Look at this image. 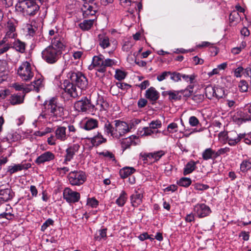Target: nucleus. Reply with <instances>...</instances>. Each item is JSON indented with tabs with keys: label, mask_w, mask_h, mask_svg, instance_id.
Returning <instances> with one entry per match:
<instances>
[{
	"label": "nucleus",
	"mask_w": 251,
	"mask_h": 251,
	"mask_svg": "<svg viewBox=\"0 0 251 251\" xmlns=\"http://www.w3.org/2000/svg\"><path fill=\"white\" fill-rule=\"evenodd\" d=\"M69 80L66 79L63 82L64 89L71 97L76 98L78 96L76 86L82 90L87 88L88 84L87 78L80 72L71 71L67 74Z\"/></svg>",
	"instance_id": "f257e3e1"
},
{
	"label": "nucleus",
	"mask_w": 251,
	"mask_h": 251,
	"mask_svg": "<svg viewBox=\"0 0 251 251\" xmlns=\"http://www.w3.org/2000/svg\"><path fill=\"white\" fill-rule=\"evenodd\" d=\"M15 7L24 16L35 15L39 9V6L32 0H19Z\"/></svg>",
	"instance_id": "f03ea898"
},
{
	"label": "nucleus",
	"mask_w": 251,
	"mask_h": 251,
	"mask_svg": "<svg viewBox=\"0 0 251 251\" xmlns=\"http://www.w3.org/2000/svg\"><path fill=\"white\" fill-rule=\"evenodd\" d=\"M62 52L52 46H48L42 52L43 59L49 64H54L61 57Z\"/></svg>",
	"instance_id": "7ed1b4c3"
},
{
	"label": "nucleus",
	"mask_w": 251,
	"mask_h": 251,
	"mask_svg": "<svg viewBox=\"0 0 251 251\" xmlns=\"http://www.w3.org/2000/svg\"><path fill=\"white\" fill-rule=\"evenodd\" d=\"M74 107L78 112H93L95 108V105L92 103L91 99L86 97L76 101Z\"/></svg>",
	"instance_id": "20e7f679"
},
{
	"label": "nucleus",
	"mask_w": 251,
	"mask_h": 251,
	"mask_svg": "<svg viewBox=\"0 0 251 251\" xmlns=\"http://www.w3.org/2000/svg\"><path fill=\"white\" fill-rule=\"evenodd\" d=\"M68 178L72 185H80L86 181V176L82 171H75L70 173Z\"/></svg>",
	"instance_id": "39448f33"
},
{
	"label": "nucleus",
	"mask_w": 251,
	"mask_h": 251,
	"mask_svg": "<svg viewBox=\"0 0 251 251\" xmlns=\"http://www.w3.org/2000/svg\"><path fill=\"white\" fill-rule=\"evenodd\" d=\"M18 74L23 80H30L33 76L31 72L30 64L27 61L24 62L18 68Z\"/></svg>",
	"instance_id": "423d86ee"
},
{
	"label": "nucleus",
	"mask_w": 251,
	"mask_h": 251,
	"mask_svg": "<svg viewBox=\"0 0 251 251\" xmlns=\"http://www.w3.org/2000/svg\"><path fill=\"white\" fill-rule=\"evenodd\" d=\"M63 198L69 203L78 202L80 199V194L74 191L69 188H65L63 191Z\"/></svg>",
	"instance_id": "0eeeda50"
},
{
	"label": "nucleus",
	"mask_w": 251,
	"mask_h": 251,
	"mask_svg": "<svg viewBox=\"0 0 251 251\" xmlns=\"http://www.w3.org/2000/svg\"><path fill=\"white\" fill-rule=\"evenodd\" d=\"M56 99L52 98L49 101H45L43 104V109L40 116L44 118H47L51 115V112L55 104Z\"/></svg>",
	"instance_id": "6e6552de"
},
{
	"label": "nucleus",
	"mask_w": 251,
	"mask_h": 251,
	"mask_svg": "<svg viewBox=\"0 0 251 251\" xmlns=\"http://www.w3.org/2000/svg\"><path fill=\"white\" fill-rule=\"evenodd\" d=\"M49 46H52L56 50H59L62 53L63 51L66 48L64 40L59 34L55 35V36L51 39V45Z\"/></svg>",
	"instance_id": "1a4fd4ad"
},
{
	"label": "nucleus",
	"mask_w": 251,
	"mask_h": 251,
	"mask_svg": "<svg viewBox=\"0 0 251 251\" xmlns=\"http://www.w3.org/2000/svg\"><path fill=\"white\" fill-rule=\"evenodd\" d=\"M194 210L199 218L206 217L211 213L209 207L204 203L197 204L195 206Z\"/></svg>",
	"instance_id": "9d476101"
},
{
	"label": "nucleus",
	"mask_w": 251,
	"mask_h": 251,
	"mask_svg": "<svg viewBox=\"0 0 251 251\" xmlns=\"http://www.w3.org/2000/svg\"><path fill=\"white\" fill-rule=\"evenodd\" d=\"M14 196V193L11 188H3L2 186L0 187V200L2 202H6L11 200Z\"/></svg>",
	"instance_id": "9b49d317"
},
{
	"label": "nucleus",
	"mask_w": 251,
	"mask_h": 251,
	"mask_svg": "<svg viewBox=\"0 0 251 251\" xmlns=\"http://www.w3.org/2000/svg\"><path fill=\"white\" fill-rule=\"evenodd\" d=\"M54 158V154L51 152L48 151L39 156L35 160V163L39 165L44 164L46 162H49L53 160Z\"/></svg>",
	"instance_id": "f8f14e48"
},
{
	"label": "nucleus",
	"mask_w": 251,
	"mask_h": 251,
	"mask_svg": "<svg viewBox=\"0 0 251 251\" xmlns=\"http://www.w3.org/2000/svg\"><path fill=\"white\" fill-rule=\"evenodd\" d=\"M244 137V135L241 134H238L235 131H231L227 134L226 140L228 141V143L229 145L235 146L236 144L239 143Z\"/></svg>",
	"instance_id": "ddd939ff"
},
{
	"label": "nucleus",
	"mask_w": 251,
	"mask_h": 251,
	"mask_svg": "<svg viewBox=\"0 0 251 251\" xmlns=\"http://www.w3.org/2000/svg\"><path fill=\"white\" fill-rule=\"evenodd\" d=\"M79 148V146L78 144H74L67 149L64 163L67 164V162L70 161L74 157L75 153L78 151Z\"/></svg>",
	"instance_id": "4468645a"
},
{
	"label": "nucleus",
	"mask_w": 251,
	"mask_h": 251,
	"mask_svg": "<svg viewBox=\"0 0 251 251\" xmlns=\"http://www.w3.org/2000/svg\"><path fill=\"white\" fill-rule=\"evenodd\" d=\"M114 122L115 123V130L119 131L120 135H122V133L125 134L129 131V129L126 123L120 120H116Z\"/></svg>",
	"instance_id": "2eb2a0df"
},
{
	"label": "nucleus",
	"mask_w": 251,
	"mask_h": 251,
	"mask_svg": "<svg viewBox=\"0 0 251 251\" xmlns=\"http://www.w3.org/2000/svg\"><path fill=\"white\" fill-rule=\"evenodd\" d=\"M146 98L153 101H156L159 97V93L153 87H151L146 92Z\"/></svg>",
	"instance_id": "dca6fc26"
},
{
	"label": "nucleus",
	"mask_w": 251,
	"mask_h": 251,
	"mask_svg": "<svg viewBox=\"0 0 251 251\" xmlns=\"http://www.w3.org/2000/svg\"><path fill=\"white\" fill-rule=\"evenodd\" d=\"M87 138L90 140L91 144L94 146L98 147L106 142V139L103 138L101 133L99 132L94 137Z\"/></svg>",
	"instance_id": "f3484780"
},
{
	"label": "nucleus",
	"mask_w": 251,
	"mask_h": 251,
	"mask_svg": "<svg viewBox=\"0 0 251 251\" xmlns=\"http://www.w3.org/2000/svg\"><path fill=\"white\" fill-rule=\"evenodd\" d=\"M53 108L50 117L57 119L61 118L64 115V108L59 105L56 100Z\"/></svg>",
	"instance_id": "a211bd4d"
},
{
	"label": "nucleus",
	"mask_w": 251,
	"mask_h": 251,
	"mask_svg": "<svg viewBox=\"0 0 251 251\" xmlns=\"http://www.w3.org/2000/svg\"><path fill=\"white\" fill-rule=\"evenodd\" d=\"M143 194L136 191L135 193L130 196V200L132 205L137 207L142 202Z\"/></svg>",
	"instance_id": "6ab92c4d"
},
{
	"label": "nucleus",
	"mask_w": 251,
	"mask_h": 251,
	"mask_svg": "<svg viewBox=\"0 0 251 251\" xmlns=\"http://www.w3.org/2000/svg\"><path fill=\"white\" fill-rule=\"evenodd\" d=\"M103 59H104V57L101 54L99 56H94L93 58L92 64L89 66V69L92 70L93 68L96 67L101 68L102 67Z\"/></svg>",
	"instance_id": "aec40b11"
},
{
	"label": "nucleus",
	"mask_w": 251,
	"mask_h": 251,
	"mask_svg": "<svg viewBox=\"0 0 251 251\" xmlns=\"http://www.w3.org/2000/svg\"><path fill=\"white\" fill-rule=\"evenodd\" d=\"M165 154V152L163 151H159L152 153H144L143 157L144 158V160L147 159V158H154L155 160H158L163 155Z\"/></svg>",
	"instance_id": "412c9836"
},
{
	"label": "nucleus",
	"mask_w": 251,
	"mask_h": 251,
	"mask_svg": "<svg viewBox=\"0 0 251 251\" xmlns=\"http://www.w3.org/2000/svg\"><path fill=\"white\" fill-rule=\"evenodd\" d=\"M66 128L64 126H59L55 131V136L58 139L61 141H65L67 139L66 134Z\"/></svg>",
	"instance_id": "4be33fe9"
},
{
	"label": "nucleus",
	"mask_w": 251,
	"mask_h": 251,
	"mask_svg": "<svg viewBox=\"0 0 251 251\" xmlns=\"http://www.w3.org/2000/svg\"><path fill=\"white\" fill-rule=\"evenodd\" d=\"M202 158L204 160H207L210 159H215L217 158L216 156V151L211 148L205 149L202 152Z\"/></svg>",
	"instance_id": "5701e85b"
},
{
	"label": "nucleus",
	"mask_w": 251,
	"mask_h": 251,
	"mask_svg": "<svg viewBox=\"0 0 251 251\" xmlns=\"http://www.w3.org/2000/svg\"><path fill=\"white\" fill-rule=\"evenodd\" d=\"M24 95L23 94H17L12 95L10 97V101L12 105L21 104L23 102Z\"/></svg>",
	"instance_id": "b1692460"
},
{
	"label": "nucleus",
	"mask_w": 251,
	"mask_h": 251,
	"mask_svg": "<svg viewBox=\"0 0 251 251\" xmlns=\"http://www.w3.org/2000/svg\"><path fill=\"white\" fill-rule=\"evenodd\" d=\"M135 172V169L133 167H124L121 169L119 173L121 177L125 178Z\"/></svg>",
	"instance_id": "393cba45"
},
{
	"label": "nucleus",
	"mask_w": 251,
	"mask_h": 251,
	"mask_svg": "<svg viewBox=\"0 0 251 251\" xmlns=\"http://www.w3.org/2000/svg\"><path fill=\"white\" fill-rule=\"evenodd\" d=\"M98 41L99 45L103 49H105L110 46L109 39L107 36L104 35H99Z\"/></svg>",
	"instance_id": "a878e982"
},
{
	"label": "nucleus",
	"mask_w": 251,
	"mask_h": 251,
	"mask_svg": "<svg viewBox=\"0 0 251 251\" xmlns=\"http://www.w3.org/2000/svg\"><path fill=\"white\" fill-rule=\"evenodd\" d=\"M114 65H115V62L113 60L109 58L103 59L102 67L101 68L98 69L97 71L101 73H104L106 72V67H112Z\"/></svg>",
	"instance_id": "bb28decb"
},
{
	"label": "nucleus",
	"mask_w": 251,
	"mask_h": 251,
	"mask_svg": "<svg viewBox=\"0 0 251 251\" xmlns=\"http://www.w3.org/2000/svg\"><path fill=\"white\" fill-rule=\"evenodd\" d=\"M98 126V122L97 120L90 119L88 120L84 126V129L87 130H90L97 127Z\"/></svg>",
	"instance_id": "cd10ccee"
},
{
	"label": "nucleus",
	"mask_w": 251,
	"mask_h": 251,
	"mask_svg": "<svg viewBox=\"0 0 251 251\" xmlns=\"http://www.w3.org/2000/svg\"><path fill=\"white\" fill-rule=\"evenodd\" d=\"M13 48L15 49L17 51L21 53H24L25 51V44L19 39L15 40L13 43Z\"/></svg>",
	"instance_id": "c85d7f7f"
},
{
	"label": "nucleus",
	"mask_w": 251,
	"mask_h": 251,
	"mask_svg": "<svg viewBox=\"0 0 251 251\" xmlns=\"http://www.w3.org/2000/svg\"><path fill=\"white\" fill-rule=\"evenodd\" d=\"M196 163L194 161H190L185 165L183 174L184 176L187 175L192 173L196 169Z\"/></svg>",
	"instance_id": "c756f323"
},
{
	"label": "nucleus",
	"mask_w": 251,
	"mask_h": 251,
	"mask_svg": "<svg viewBox=\"0 0 251 251\" xmlns=\"http://www.w3.org/2000/svg\"><path fill=\"white\" fill-rule=\"evenodd\" d=\"M42 80L39 78L36 80H34L31 82L29 85V88H28L29 91H35V92H38L40 88L42 86Z\"/></svg>",
	"instance_id": "7c9ffc66"
},
{
	"label": "nucleus",
	"mask_w": 251,
	"mask_h": 251,
	"mask_svg": "<svg viewBox=\"0 0 251 251\" xmlns=\"http://www.w3.org/2000/svg\"><path fill=\"white\" fill-rule=\"evenodd\" d=\"M94 19L85 20L79 24V27L83 30H88L93 25Z\"/></svg>",
	"instance_id": "2f4dec72"
},
{
	"label": "nucleus",
	"mask_w": 251,
	"mask_h": 251,
	"mask_svg": "<svg viewBox=\"0 0 251 251\" xmlns=\"http://www.w3.org/2000/svg\"><path fill=\"white\" fill-rule=\"evenodd\" d=\"M215 87H212L211 85H208L205 88V94L206 97L208 99H212L215 94Z\"/></svg>",
	"instance_id": "473e14b6"
},
{
	"label": "nucleus",
	"mask_w": 251,
	"mask_h": 251,
	"mask_svg": "<svg viewBox=\"0 0 251 251\" xmlns=\"http://www.w3.org/2000/svg\"><path fill=\"white\" fill-rule=\"evenodd\" d=\"M192 183V180L190 178L183 177L177 181V184L180 186L188 187Z\"/></svg>",
	"instance_id": "72a5a7b5"
},
{
	"label": "nucleus",
	"mask_w": 251,
	"mask_h": 251,
	"mask_svg": "<svg viewBox=\"0 0 251 251\" xmlns=\"http://www.w3.org/2000/svg\"><path fill=\"white\" fill-rule=\"evenodd\" d=\"M126 193L125 191H122L120 197L116 200V203L119 206H123L126 201Z\"/></svg>",
	"instance_id": "f704fd0d"
},
{
	"label": "nucleus",
	"mask_w": 251,
	"mask_h": 251,
	"mask_svg": "<svg viewBox=\"0 0 251 251\" xmlns=\"http://www.w3.org/2000/svg\"><path fill=\"white\" fill-rule=\"evenodd\" d=\"M169 96V99L171 100H179L182 99L180 91H170Z\"/></svg>",
	"instance_id": "c9c22d12"
},
{
	"label": "nucleus",
	"mask_w": 251,
	"mask_h": 251,
	"mask_svg": "<svg viewBox=\"0 0 251 251\" xmlns=\"http://www.w3.org/2000/svg\"><path fill=\"white\" fill-rule=\"evenodd\" d=\"M24 169V165L22 164H16L14 166H9L7 172L10 174H14L19 171H21Z\"/></svg>",
	"instance_id": "e433bc0d"
},
{
	"label": "nucleus",
	"mask_w": 251,
	"mask_h": 251,
	"mask_svg": "<svg viewBox=\"0 0 251 251\" xmlns=\"http://www.w3.org/2000/svg\"><path fill=\"white\" fill-rule=\"evenodd\" d=\"M115 130L111 124L107 121L104 125V131L107 134H110L111 135H113L114 131Z\"/></svg>",
	"instance_id": "4c0bfd02"
},
{
	"label": "nucleus",
	"mask_w": 251,
	"mask_h": 251,
	"mask_svg": "<svg viewBox=\"0 0 251 251\" xmlns=\"http://www.w3.org/2000/svg\"><path fill=\"white\" fill-rule=\"evenodd\" d=\"M143 130L144 131V133L142 135V136H149L151 135V134L153 133H157L159 132H160L158 130H153V129L150 126L149 127H144L143 128Z\"/></svg>",
	"instance_id": "58836bf2"
},
{
	"label": "nucleus",
	"mask_w": 251,
	"mask_h": 251,
	"mask_svg": "<svg viewBox=\"0 0 251 251\" xmlns=\"http://www.w3.org/2000/svg\"><path fill=\"white\" fill-rule=\"evenodd\" d=\"M251 168V162L250 161L245 160L242 162L240 165V169L242 172H246Z\"/></svg>",
	"instance_id": "ea45409f"
},
{
	"label": "nucleus",
	"mask_w": 251,
	"mask_h": 251,
	"mask_svg": "<svg viewBox=\"0 0 251 251\" xmlns=\"http://www.w3.org/2000/svg\"><path fill=\"white\" fill-rule=\"evenodd\" d=\"M194 189L199 191H203L208 189L209 186L206 184L197 183L192 185Z\"/></svg>",
	"instance_id": "a19ab883"
},
{
	"label": "nucleus",
	"mask_w": 251,
	"mask_h": 251,
	"mask_svg": "<svg viewBox=\"0 0 251 251\" xmlns=\"http://www.w3.org/2000/svg\"><path fill=\"white\" fill-rule=\"evenodd\" d=\"M192 89V87H191L190 88L187 87L184 90H180V95L181 96H183V97L186 98L189 97L192 95L193 92V90H190Z\"/></svg>",
	"instance_id": "79ce46f5"
},
{
	"label": "nucleus",
	"mask_w": 251,
	"mask_h": 251,
	"mask_svg": "<svg viewBox=\"0 0 251 251\" xmlns=\"http://www.w3.org/2000/svg\"><path fill=\"white\" fill-rule=\"evenodd\" d=\"M225 95V90L223 88L216 87L215 89V94L214 97L217 99L223 98Z\"/></svg>",
	"instance_id": "37998d69"
},
{
	"label": "nucleus",
	"mask_w": 251,
	"mask_h": 251,
	"mask_svg": "<svg viewBox=\"0 0 251 251\" xmlns=\"http://www.w3.org/2000/svg\"><path fill=\"white\" fill-rule=\"evenodd\" d=\"M126 76V74L121 70H117L116 71L115 75V78L118 80H122L124 79Z\"/></svg>",
	"instance_id": "c03bdc74"
},
{
	"label": "nucleus",
	"mask_w": 251,
	"mask_h": 251,
	"mask_svg": "<svg viewBox=\"0 0 251 251\" xmlns=\"http://www.w3.org/2000/svg\"><path fill=\"white\" fill-rule=\"evenodd\" d=\"M239 18V15L238 13L236 11H233L232 12L229 16V20L230 23L237 21Z\"/></svg>",
	"instance_id": "a18cd8bd"
},
{
	"label": "nucleus",
	"mask_w": 251,
	"mask_h": 251,
	"mask_svg": "<svg viewBox=\"0 0 251 251\" xmlns=\"http://www.w3.org/2000/svg\"><path fill=\"white\" fill-rule=\"evenodd\" d=\"M7 68V63L6 60H0V75L5 72Z\"/></svg>",
	"instance_id": "49530a36"
},
{
	"label": "nucleus",
	"mask_w": 251,
	"mask_h": 251,
	"mask_svg": "<svg viewBox=\"0 0 251 251\" xmlns=\"http://www.w3.org/2000/svg\"><path fill=\"white\" fill-rule=\"evenodd\" d=\"M81 10L83 12V16L84 18L88 17L89 16H94L97 12V10H89L88 9H83L81 8Z\"/></svg>",
	"instance_id": "de8ad7c7"
},
{
	"label": "nucleus",
	"mask_w": 251,
	"mask_h": 251,
	"mask_svg": "<svg viewBox=\"0 0 251 251\" xmlns=\"http://www.w3.org/2000/svg\"><path fill=\"white\" fill-rule=\"evenodd\" d=\"M239 87L242 92H247L248 88V84L246 80H242L239 82Z\"/></svg>",
	"instance_id": "09e8293b"
},
{
	"label": "nucleus",
	"mask_w": 251,
	"mask_h": 251,
	"mask_svg": "<svg viewBox=\"0 0 251 251\" xmlns=\"http://www.w3.org/2000/svg\"><path fill=\"white\" fill-rule=\"evenodd\" d=\"M116 86L119 88L124 91H127L131 86L127 83L123 82H117Z\"/></svg>",
	"instance_id": "8fccbe9b"
},
{
	"label": "nucleus",
	"mask_w": 251,
	"mask_h": 251,
	"mask_svg": "<svg viewBox=\"0 0 251 251\" xmlns=\"http://www.w3.org/2000/svg\"><path fill=\"white\" fill-rule=\"evenodd\" d=\"M150 126L153 130L160 128L161 126V122L159 120L152 121L150 124Z\"/></svg>",
	"instance_id": "3c124183"
},
{
	"label": "nucleus",
	"mask_w": 251,
	"mask_h": 251,
	"mask_svg": "<svg viewBox=\"0 0 251 251\" xmlns=\"http://www.w3.org/2000/svg\"><path fill=\"white\" fill-rule=\"evenodd\" d=\"M87 204L92 207H96L98 205L99 201L94 198H89Z\"/></svg>",
	"instance_id": "603ef678"
},
{
	"label": "nucleus",
	"mask_w": 251,
	"mask_h": 251,
	"mask_svg": "<svg viewBox=\"0 0 251 251\" xmlns=\"http://www.w3.org/2000/svg\"><path fill=\"white\" fill-rule=\"evenodd\" d=\"M204 99V95L202 94H197L193 96L192 100L196 103H199L203 101Z\"/></svg>",
	"instance_id": "864d4df0"
},
{
	"label": "nucleus",
	"mask_w": 251,
	"mask_h": 251,
	"mask_svg": "<svg viewBox=\"0 0 251 251\" xmlns=\"http://www.w3.org/2000/svg\"><path fill=\"white\" fill-rule=\"evenodd\" d=\"M189 123L192 126H196L200 124L199 120L194 116L189 118Z\"/></svg>",
	"instance_id": "5fc2aeb1"
},
{
	"label": "nucleus",
	"mask_w": 251,
	"mask_h": 251,
	"mask_svg": "<svg viewBox=\"0 0 251 251\" xmlns=\"http://www.w3.org/2000/svg\"><path fill=\"white\" fill-rule=\"evenodd\" d=\"M171 75V79L175 81H178L180 80L181 77V75L177 72H171V74H170Z\"/></svg>",
	"instance_id": "6e6d98bb"
},
{
	"label": "nucleus",
	"mask_w": 251,
	"mask_h": 251,
	"mask_svg": "<svg viewBox=\"0 0 251 251\" xmlns=\"http://www.w3.org/2000/svg\"><path fill=\"white\" fill-rule=\"evenodd\" d=\"M171 74V72L165 71L163 72L161 75H158L157 76V79L159 81H161L164 80L168 76L170 75Z\"/></svg>",
	"instance_id": "4d7b16f0"
},
{
	"label": "nucleus",
	"mask_w": 251,
	"mask_h": 251,
	"mask_svg": "<svg viewBox=\"0 0 251 251\" xmlns=\"http://www.w3.org/2000/svg\"><path fill=\"white\" fill-rule=\"evenodd\" d=\"M54 221L52 219H48L42 226L41 230L45 231L49 226L52 225Z\"/></svg>",
	"instance_id": "13d9d810"
},
{
	"label": "nucleus",
	"mask_w": 251,
	"mask_h": 251,
	"mask_svg": "<svg viewBox=\"0 0 251 251\" xmlns=\"http://www.w3.org/2000/svg\"><path fill=\"white\" fill-rule=\"evenodd\" d=\"M16 133L15 134H8L6 136L7 141L9 142H14L16 140H18V137Z\"/></svg>",
	"instance_id": "bf43d9fd"
},
{
	"label": "nucleus",
	"mask_w": 251,
	"mask_h": 251,
	"mask_svg": "<svg viewBox=\"0 0 251 251\" xmlns=\"http://www.w3.org/2000/svg\"><path fill=\"white\" fill-rule=\"evenodd\" d=\"M244 135V137L242 139H244V142L246 144L248 145H251V132L248 134H242Z\"/></svg>",
	"instance_id": "052dcab7"
},
{
	"label": "nucleus",
	"mask_w": 251,
	"mask_h": 251,
	"mask_svg": "<svg viewBox=\"0 0 251 251\" xmlns=\"http://www.w3.org/2000/svg\"><path fill=\"white\" fill-rule=\"evenodd\" d=\"M229 148H228L220 149L217 151H216V157H217L218 156H220V155L224 154V153L229 152Z\"/></svg>",
	"instance_id": "680f3d73"
},
{
	"label": "nucleus",
	"mask_w": 251,
	"mask_h": 251,
	"mask_svg": "<svg viewBox=\"0 0 251 251\" xmlns=\"http://www.w3.org/2000/svg\"><path fill=\"white\" fill-rule=\"evenodd\" d=\"M244 68L242 67H239L236 69L234 71V75L236 77H240L241 76V73L243 72Z\"/></svg>",
	"instance_id": "e2e57ef3"
},
{
	"label": "nucleus",
	"mask_w": 251,
	"mask_h": 251,
	"mask_svg": "<svg viewBox=\"0 0 251 251\" xmlns=\"http://www.w3.org/2000/svg\"><path fill=\"white\" fill-rule=\"evenodd\" d=\"M132 47V44L129 42H126L123 46L122 49L124 51H128Z\"/></svg>",
	"instance_id": "0e129e2a"
},
{
	"label": "nucleus",
	"mask_w": 251,
	"mask_h": 251,
	"mask_svg": "<svg viewBox=\"0 0 251 251\" xmlns=\"http://www.w3.org/2000/svg\"><path fill=\"white\" fill-rule=\"evenodd\" d=\"M100 154L102 155L105 157H108L111 159H112L113 160L115 159L114 155L112 152L108 151H106L105 152H100Z\"/></svg>",
	"instance_id": "69168bd1"
},
{
	"label": "nucleus",
	"mask_w": 251,
	"mask_h": 251,
	"mask_svg": "<svg viewBox=\"0 0 251 251\" xmlns=\"http://www.w3.org/2000/svg\"><path fill=\"white\" fill-rule=\"evenodd\" d=\"M93 2H85L83 4V9H88L89 10H96V9H94V7L92 5H90V4L93 3Z\"/></svg>",
	"instance_id": "338daca9"
},
{
	"label": "nucleus",
	"mask_w": 251,
	"mask_h": 251,
	"mask_svg": "<svg viewBox=\"0 0 251 251\" xmlns=\"http://www.w3.org/2000/svg\"><path fill=\"white\" fill-rule=\"evenodd\" d=\"M148 101L147 100L145 99H140L138 102V106L139 108L144 107L147 103Z\"/></svg>",
	"instance_id": "774afa93"
}]
</instances>
